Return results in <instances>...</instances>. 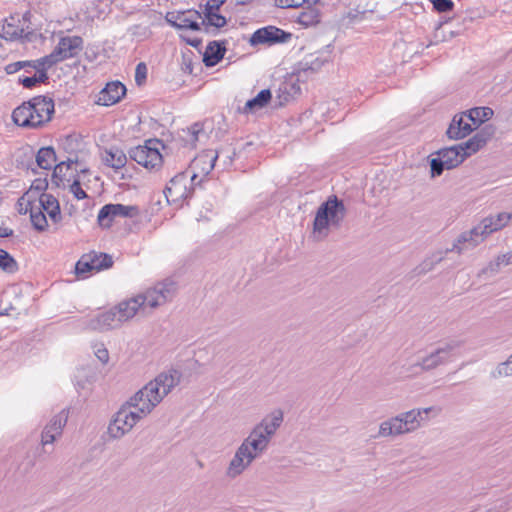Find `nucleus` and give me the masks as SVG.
<instances>
[{"label": "nucleus", "instance_id": "nucleus-33", "mask_svg": "<svg viewBox=\"0 0 512 512\" xmlns=\"http://www.w3.org/2000/svg\"><path fill=\"white\" fill-rule=\"evenodd\" d=\"M89 255L92 258V267L95 272L108 269L113 265V259L109 254L92 251Z\"/></svg>", "mask_w": 512, "mask_h": 512}, {"label": "nucleus", "instance_id": "nucleus-42", "mask_svg": "<svg viewBox=\"0 0 512 512\" xmlns=\"http://www.w3.org/2000/svg\"><path fill=\"white\" fill-rule=\"evenodd\" d=\"M443 259V257L441 255H435L431 258H428L426 260H424L420 266L417 268V273L418 274H423V273H426L430 270H432V268L434 267V265L438 262H440L441 260Z\"/></svg>", "mask_w": 512, "mask_h": 512}, {"label": "nucleus", "instance_id": "nucleus-26", "mask_svg": "<svg viewBox=\"0 0 512 512\" xmlns=\"http://www.w3.org/2000/svg\"><path fill=\"white\" fill-rule=\"evenodd\" d=\"M102 161L114 170H120L126 165L127 156L120 148L112 146L104 151Z\"/></svg>", "mask_w": 512, "mask_h": 512}, {"label": "nucleus", "instance_id": "nucleus-32", "mask_svg": "<svg viewBox=\"0 0 512 512\" xmlns=\"http://www.w3.org/2000/svg\"><path fill=\"white\" fill-rule=\"evenodd\" d=\"M56 162V153L52 147H42L36 155L37 165L44 170L52 168Z\"/></svg>", "mask_w": 512, "mask_h": 512}, {"label": "nucleus", "instance_id": "nucleus-22", "mask_svg": "<svg viewBox=\"0 0 512 512\" xmlns=\"http://www.w3.org/2000/svg\"><path fill=\"white\" fill-rule=\"evenodd\" d=\"M126 94V87L119 81H113L107 83L103 88L98 97V103L104 106H111L121 100Z\"/></svg>", "mask_w": 512, "mask_h": 512}, {"label": "nucleus", "instance_id": "nucleus-1", "mask_svg": "<svg viewBox=\"0 0 512 512\" xmlns=\"http://www.w3.org/2000/svg\"><path fill=\"white\" fill-rule=\"evenodd\" d=\"M178 290L177 283L166 278L157 282L144 292L119 302L108 311L80 320L79 326L84 330L106 331L120 327L124 322L132 319L138 312H145L147 308L155 309L172 301Z\"/></svg>", "mask_w": 512, "mask_h": 512}, {"label": "nucleus", "instance_id": "nucleus-29", "mask_svg": "<svg viewBox=\"0 0 512 512\" xmlns=\"http://www.w3.org/2000/svg\"><path fill=\"white\" fill-rule=\"evenodd\" d=\"M272 93L269 89L261 90L254 98L249 99L242 109L245 114L253 113L264 108L271 100Z\"/></svg>", "mask_w": 512, "mask_h": 512}, {"label": "nucleus", "instance_id": "nucleus-5", "mask_svg": "<svg viewBox=\"0 0 512 512\" xmlns=\"http://www.w3.org/2000/svg\"><path fill=\"white\" fill-rule=\"evenodd\" d=\"M494 133L495 128L492 125H486L466 142L439 149L435 154L441 156L448 168L453 169L484 147Z\"/></svg>", "mask_w": 512, "mask_h": 512}, {"label": "nucleus", "instance_id": "nucleus-51", "mask_svg": "<svg viewBox=\"0 0 512 512\" xmlns=\"http://www.w3.org/2000/svg\"><path fill=\"white\" fill-rule=\"evenodd\" d=\"M289 86H290L289 84L284 83V84H281L280 87H279V92L284 94L283 101H288V99L290 97V94L288 92Z\"/></svg>", "mask_w": 512, "mask_h": 512}, {"label": "nucleus", "instance_id": "nucleus-45", "mask_svg": "<svg viewBox=\"0 0 512 512\" xmlns=\"http://www.w3.org/2000/svg\"><path fill=\"white\" fill-rule=\"evenodd\" d=\"M510 264H512V251L508 252L506 254L499 255L496 258L495 262L491 263L489 267L492 271H497L501 265H510Z\"/></svg>", "mask_w": 512, "mask_h": 512}, {"label": "nucleus", "instance_id": "nucleus-24", "mask_svg": "<svg viewBox=\"0 0 512 512\" xmlns=\"http://www.w3.org/2000/svg\"><path fill=\"white\" fill-rule=\"evenodd\" d=\"M225 52V42H209L203 54V62L205 66L213 67L217 65L223 59Z\"/></svg>", "mask_w": 512, "mask_h": 512}, {"label": "nucleus", "instance_id": "nucleus-17", "mask_svg": "<svg viewBox=\"0 0 512 512\" xmlns=\"http://www.w3.org/2000/svg\"><path fill=\"white\" fill-rule=\"evenodd\" d=\"M256 458L258 456L241 443L226 469V476L231 479L238 477Z\"/></svg>", "mask_w": 512, "mask_h": 512}, {"label": "nucleus", "instance_id": "nucleus-46", "mask_svg": "<svg viewBox=\"0 0 512 512\" xmlns=\"http://www.w3.org/2000/svg\"><path fill=\"white\" fill-rule=\"evenodd\" d=\"M70 192L74 195V197L78 200H82L87 198L86 192L82 189L80 180L74 179L72 184L70 185Z\"/></svg>", "mask_w": 512, "mask_h": 512}, {"label": "nucleus", "instance_id": "nucleus-8", "mask_svg": "<svg viewBox=\"0 0 512 512\" xmlns=\"http://www.w3.org/2000/svg\"><path fill=\"white\" fill-rule=\"evenodd\" d=\"M511 213L500 212L497 215H491L484 218L477 226L467 232L459 235L453 247L448 251L462 252L461 244L469 242L473 247L478 245L483 239L493 232H496L508 225L511 220Z\"/></svg>", "mask_w": 512, "mask_h": 512}, {"label": "nucleus", "instance_id": "nucleus-25", "mask_svg": "<svg viewBox=\"0 0 512 512\" xmlns=\"http://www.w3.org/2000/svg\"><path fill=\"white\" fill-rule=\"evenodd\" d=\"M36 203L37 206L40 207L43 212L45 211L54 222L60 220L61 212L59 202L53 195L42 193Z\"/></svg>", "mask_w": 512, "mask_h": 512}, {"label": "nucleus", "instance_id": "nucleus-12", "mask_svg": "<svg viewBox=\"0 0 512 512\" xmlns=\"http://www.w3.org/2000/svg\"><path fill=\"white\" fill-rule=\"evenodd\" d=\"M158 145H160V141L148 140L145 145L131 149L130 158L147 169L158 167L162 163Z\"/></svg>", "mask_w": 512, "mask_h": 512}, {"label": "nucleus", "instance_id": "nucleus-10", "mask_svg": "<svg viewBox=\"0 0 512 512\" xmlns=\"http://www.w3.org/2000/svg\"><path fill=\"white\" fill-rule=\"evenodd\" d=\"M128 401L115 413L108 425V434L113 439H120L144 417Z\"/></svg>", "mask_w": 512, "mask_h": 512}, {"label": "nucleus", "instance_id": "nucleus-6", "mask_svg": "<svg viewBox=\"0 0 512 512\" xmlns=\"http://www.w3.org/2000/svg\"><path fill=\"white\" fill-rule=\"evenodd\" d=\"M433 407L412 409L391 417L379 425L378 437H395L417 430L428 420Z\"/></svg>", "mask_w": 512, "mask_h": 512}, {"label": "nucleus", "instance_id": "nucleus-18", "mask_svg": "<svg viewBox=\"0 0 512 512\" xmlns=\"http://www.w3.org/2000/svg\"><path fill=\"white\" fill-rule=\"evenodd\" d=\"M68 417L69 410L64 408L50 419L41 434V443L43 446L52 444L62 435L63 428L67 424Z\"/></svg>", "mask_w": 512, "mask_h": 512}, {"label": "nucleus", "instance_id": "nucleus-48", "mask_svg": "<svg viewBox=\"0 0 512 512\" xmlns=\"http://www.w3.org/2000/svg\"><path fill=\"white\" fill-rule=\"evenodd\" d=\"M96 357L101 361L103 364L107 363L109 360V353L108 350L104 347H100L95 351Z\"/></svg>", "mask_w": 512, "mask_h": 512}, {"label": "nucleus", "instance_id": "nucleus-14", "mask_svg": "<svg viewBox=\"0 0 512 512\" xmlns=\"http://www.w3.org/2000/svg\"><path fill=\"white\" fill-rule=\"evenodd\" d=\"M165 19L169 25L179 30H200L201 12L194 9L167 12Z\"/></svg>", "mask_w": 512, "mask_h": 512}, {"label": "nucleus", "instance_id": "nucleus-11", "mask_svg": "<svg viewBox=\"0 0 512 512\" xmlns=\"http://www.w3.org/2000/svg\"><path fill=\"white\" fill-rule=\"evenodd\" d=\"M83 48V39L79 36L61 37L53 51L41 57L46 67H53L57 63L75 57Z\"/></svg>", "mask_w": 512, "mask_h": 512}, {"label": "nucleus", "instance_id": "nucleus-19", "mask_svg": "<svg viewBox=\"0 0 512 512\" xmlns=\"http://www.w3.org/2000/svg\"><path fill=\"white\" fill-rule=\"evenodd\" d=\"M459 347L457 342H449L444 346L437 348L431 352L428 356L424 357L418 365L422 370H431L439 365L449 362L452 358L453 351Z\"/></svg>", "mask_w": 512, "mask_h": 512}, {"label": "nucleus", "instance_id": "nucleus-58", "mask_svg": "<svg viewBox=\"0 0 512 512\" xmlns=\"http://www.w3.org/2000/svg\"><path fill=\"white\" fill-rule=\"evenodd\" d=\"M80 172L81 173H85V172H87V170L86 169H81Z\"/></svg>", "mask_w": 512, "mask_h": 512}, {"label": "nucleus", "instance_id": "nucleus-15", "mask_svg": "<svg viewBox=\"0 0 512 512\" xmlns=\"http://www.w3.org/2000/svg\"><path fill=\"white\" fill-rule=\"evenodd\" d=\"M291 37V33L270 25L257 29L250 37V44L252 46L259 44L271 46L278 43H286Z\"/></svg>", "mask_w": 512, "mask_h": 512}, {"label": "nucleus", "instance_id": "nucleus-20", "mask_svg": "<svg viewBox=\"0 0 512 512\" xmlns=\"http://www.w3.org/2000/svg\"><path fill=\"white\" fill-rule=\"evenodd\" d=\"M218 11L204 5V9L201 12L200 28L203 26L206 33L216 35L219 29L227 24L226 18L219 14Z\"/></svg>", "mask_w": 512, "mask_h": 512}, {"label": "nucleus", "instance_id": "nucleus-53", "mask_svg": "<svg viewBox=\"0 0 512 512\" xmlns=\"http://www.w3.org/2000/svg\"><path fill=\"white\" fill-rule=\"evenodd\" d=\"M29 198V193L19 199L18 204L20 206L19 212L24 214L25 206Z\"/></svg>", "mask_w": 512, "mask_h": 512}, {"label": "nucleus", "instance_id": "nucleus-41", "mask_svg": "<svg viewBox=\"0 0 512 512\" xmlns=\"http://www.w3.org/2000/svg\"><path fill=\"white\" fill-rule=\"evenodd\" d=\"M73 164H76V162L69 159L68 161H62L55 165L52 178L62 181V178L65 175L64 170L70 169Z\"/></svg>", "mask_w": 512, "mask_h": 512}, {"label": "nucleus", "instance_id": "nucleus-49", "mask_svg": "<svg viewBox=\"0 0 512 512\" xmlns=\"http://www.w3.org/2000/svg\"><path fill=\"white\" fill-rule=\"evenodd\" d=\"M226 0H208L205 4V6H210L214 10H219L220 6L224 4Z\"/></svg>", "mask_w": 512, "mask_h": 512}, {"label": "nucleus", "instance_id": "nucleus-47", "mask_svg": "<svg viewBox=\"0 0 512 512\" xmlns=\"http://www.w3.org/2000/svg\"><path fill=\"white\" fill-rule=\"evenodd\" d=\"M146 76H147V67L143 62H140L136 66V70H135L136 83L140 85L146 79Z\"/></svg>", "mask_w": 512, "mask_h": 512}, {"label": "nucleus", "instance_id": "nucleus-7", "mask_svg": "<svg viewBox=\"0 0 512 512\" xmlns=\"http://www.w3.org/2000/svg\"><path fill=\"white\" fill-rule=\"evenodd\" d=\"M284 419L282 410L275 409L265 416L259 424H257L248 437L243 440L242 444L255 453L258 457L263 454L281 426Z\"/></svg>", "mask_w": 512, "mask_h": 512}, {"label": "nucleus", "instance_id": "nucleus-44", "mask_svg": "<svg viewBox=\"0 0 512 512\" xmlns=\"http://www.w3.org/2000/svg\"><path fill=\"white\" fill-rule=\"evenodd\" d=\"M433 4V8L440 13L449 12L453 9L452 0H429Z\"/></svg>", "mask_w": 512, "mask_h": 512}, {"label": "nucleus", "instance_id": "nucleus-30", "mask_svg": "<svg viewBox=\"0 0 512 512\" xmlns=\"http://www.w3.org/2000/svg\"><path fill=\"white\" fill-rule=\"evenodd\" d=\"M29 32H26L23 26H18L15 23V19L11 17L10 20H6L2 27V37L9 41H15L21 38H27Z\"/></svg>", "mask_w": 512, "mask_h": 512}, {"label": "nucleus", "instance_id": "nucleus-4", "mask_svg": "<svg viewBox=\"0 0 512 512\" xmlns=\"http://www.w3.org/2000/svg\"><path fill=\"white\" fill-rule=\"evenodd\" d=\"M347 214L343 200L333 195L323 202L317 209L313 221V237L317 241L328 237L330 229L341 227Z\"/></svg>", "mask_w": 512, "mask_h": 512}, {"label": "nucleus", "instance_id": "nucleus-43", "mask_svg": "<svg viewBox=\"0 0 512 512\" xmlns=\"http://www.w3.org/2000/svg\"><path fill=\"white\" fill-rule=\"evenodd\" d=\"M31 63V60H26V61H17V62H13V63H9L5 66V72L7 74H14L20 70H22V68H33V64H30Z\"/></svg>", "mask_w": 512, "mask_h": 512}, {"label": "nucleus", "instance_id": "nucleus-13", "mask_svg": "<svg viewBox=\"0 0 512 512\" xmlns=\"http://www.w3.org/2000/svg\"><path fill=\"white\" fill-rule=\"evenodd\" d=\"M139 215V208L135 205L106 204L98 213L97 221L102 228H110L116 218H134Z\"/></svg>", "mask_w": 512, "mask_h": 512}, {"label": "nucleus", "instance_id": "nucleus-55", "mask_svg": "<svg viewBox=\"0 0 512 512\" xmlns=\"http://www.w3.org/2000/svg\"><path fill=\"white\" fill-rule=\"evenodd\" d=\"M27 74L37 73V68H22Z\"/></svg>", "mask_w": 512, "mask_h": 512}, {"label": "nucleus", "instance_id": "nucleus-57", "mask_svg": "<svg viewBox=\"0 0 512 512\" xmlns=\"http://www.w3.org/2000/svg\"><path fill=\"white\" fill-rule=\"evenodd\" d=\"M77 386L81 387L82 389H84V385H81L80 383H77Z\"/></svg>", "mask_w": 512, "mask_h": 512}, {"label": "nucleus", "instance_id": "nucleus-37", "mask_svg": "<svg viewBox=\"0 0 512 512\" xmlns=\"http://www.w3.org/2000/svg\"><path fill=\"white\" fill-rule=\"evenodd\" d=\"M430 169H431V177L440 176L444 170H450L448 166L444 163V160L441 156L436 155V157L430 159Z\"/></svg>", "mask_w": 512, "mask_h": 512}, {"label": "nucleus", "instance_id": "nucleus-52", "mask_svg": "<svg viewBox=\"0 0 512 512\" xmlns=\"http://www.w3.org/2000/svg\"><path fill=\"white\" fill-rule=\"evenodd\" d=\"M183 39L186 41V43L192 47H195L197 48L198 46L201 45L202 41L201 39L199 38H184Z\"/></svg>", "mask_w": 512, "mask_h": 512}, {"label": "nucleus", "instance_id": "nucleus-27", "mask_svg": "<svg viewBox=\"0 0 512 512\" xmlns=\"http://www.w3.org/2000/svg\"><path fill=\"white\" fill-rule=\"evenodd\" d=\"M29 213L32 225L38 231H44L47 227V219L44 212L37 206L36 201L27 200L24 214Z\"/></svg>", "mask_w": 512, "mask_h": 512}, {"label": "nucleus", "instance_id": "nucleus-21", "mask_svg": "<svg viewBox=\"0 0 512 512\" xmlns=\"http://www.w3.org/2000/svg\"><path fill=\"white\" fill-rule=\"evenodd\" d=\"M473 130H475L472 123L467 119L465 112L456 114L447 131V137L451 140H460L468 136Z\"/></svg>", "mask_w": 512, "mask_h": 512}, {"label": "nucleus", "instance_id": "nucleus-56", "mask_svg": "<svg viewBox=\"0 0 512 512\" xmlns=\"http://www.w3.org/2000/svg\"><path fill=\"white\" fill-rule=\"evenodd\" d=\"M487 512H501V511L499 509L494 508V509H489Z\"/></svg>", "mask_w": 512, "mask_h": 512}, {"label": "nucleus", "instance_id": "nucleus-34", "mask_svg": "<svg viewBox=\"0 0 512 512\" xmlns=\"http://www.w3.org/2000/svg\"><path fill=\"white\" fill-rule=\"evenodd\" d=\"M297 21L302 26L309 27L319 22V14L311 8V5H308L307 9L299 13Z\"/></svg>", "mask_w": 512, "mask_h": 512}, {"label": "nucleus", "instance_id": "nucleus-9", "mask_svg": "<svg viewBox=\"0 0 512 512\" xmlns=\"http://www.w3.org/2000/svg\"><path fill=\"white\" fill-rule=\"evenodd\" d=\"M197 178L198 174L194 170L180 172L171 178L164 189L168 203L181 206L192 196L195 187L201 183L202 179L196 182Z\"/></svg>", "mask_w": 512, "mask_h": 512}, {"label": "nucleus", "instance_id": "nucleus-35", "mask_svg": "<svg viewBox=\"0 0 512 512\" xmlns=\"http://www.w3.org/2000/svg\"><path fill=\"white\" fill-rule=\"evenodd\" d=\"M75 272L79 277L86 278L89 273L95 272L92 267V258L89 253L84 254L75 265Z\"/></svg>", "mask_w": 512, "mask_h": 512}, {"label": "nucleus", "instance_id": "nucleus-31", "mask_svg": "<svg viewBox=\"0 0 512 512\" xmlns=\"http://www.w3.org/2000/svg\"><path fill=\"white\" fill-rule=\"evenodd\" d=\"M465 113L475 129L493 116V110L489 107H475L465 111Z\"/></svg>", "mask_w": 512, "mask_h": 512}, {"label": "nucleus", "instance_id": "nucleus-2", "mask_svg": "<svg viewBox=\"0 0 512 512\" xmlns=\"http://www.w3.org/2000/svg\"><path fill=\"white\" fill-rule=\"evenodd\" d=\"M181 378L182 373L177 369L163 371L130 397L128 404L145 418L180 383Z\"/></svg>", "mask_w": 512, "mask_h": 512}, {"label": "nucleus", "instance_id": "nucleus-3", "mask_svg": "<svg viewBox=\"0 0 512 512\" xmlns=\"http://www.w3.org/2000/svg\"><path fill=\"white\" fill-rule=\"evenodd\" d=\"M54 113V101L44 95L35 96L14 109V123L24 128H38L49 122Z\"/></svg>", "mask_w": 512, "mask_h": 512}, {"label": "nucleus", "instance_id": "nucleus-40", "mask_svg": "<svg viewBox=\"0 0 512 512\" xmlns=\"http://www.w3.org/2000/svg\"><path fill=\"white\" fill-rule=\"evenodd\" d=\"M201 134H204L203 124L194 123L191 127L187 129L188 142L191 145H195V143L199 141Z\"/></svg>", "mask_w": 512, "mask_h": 512}, {"label": "nucleus", "instance_id": "nucleus-50", "mask_svg": "<svg viewBox=\"0 0 512 512\" xmlns=\"http://www.w3.org/2000/svg\"><path fill=\"white\" fill-rule=\"evenodd\" d=\"M207 163H208V160L207 158H204L202 161H200L199 165L198 166H194V160L192 161V165H191V168L192 169H196V168H199L201 167V170L202 172L204 173V175H208L210 172H206V168H207Z\"/></svg>", "mask_w": 512, "mask_h": 512}, {"label": "nucleus", "instance_id": "nucleus-54", "mask_svg": "<svg viewBox=\"0 0 512 512\" xmlns=\"http://www.w3.org/2000/svg\"><path fill=\"white\" fill-rule=\"evenodd\" d=\"M13 234V231L7 227H0V238H6Z\"/></svg>", "mask_w": 512, "mask_h": 512}, {"label": "nucleus", "instance_id": "nucleus-16", "mask_svg": "<svg viewBox=\"0 0 512 512\" xmlns=\"http://www.w3.org/2000/svg\"><path fill=\"white\" fill-rule=\"evenodd\" d=\"M235 155V149L232 147L221 148L217 151L206 150L195 157L194 166H198L200 161H202L204 158H207L208 163L207 168L205 169L206 172H211L217 161L222 163L223 169H227L232 165Z\"/></svg>", "mask_w": 512, "mask_h": 512}, {"label": "nucleus", "instance_id": "nucleus-38", "mask_svg": "<svg viewBox=\"0 0 512 512\" xmlns=\"http://www.w3.org/2000/svg\"><path fill=\"white\" fill-rule=\"evenodd\" d=\"M318 0H275L276 6L279 8H298L305 4L312 5Z\"/></svg>", "mask_w": 512, "mask_h": 512}, {"label": "nucleus", "instance_id": "nucleus-39", "mask_svg": "<svg viewBox=\"0 0 512 512\" xmlns=\"http://www.w3.org/2000/svg\"><path fill=\"white\" fill-rule=\"evenodd\" d=\"M512 375V354L508 357V359L502 363H500L495 372L493 373L494 377H508Z\"/></svg>", "mask_w": 512, "mask_h": 512}, {"label": "nucleus", "instance_id": "nucleus-36", "mask_svg": "<svg viewBox=\"0 0 512 512\" xmlns=\"http://www.w3.org/2000/svg\"><path fill=\"white\" fill-rule=\"evenodd\" d=\"M0 268L7 273H14L18 270L15 259L3 249H0Z\"/></svg>", "mask_w": 512, "mask_h": 512}, {"label": "nucleus", "instance_id": "nucleus-23", "mask_svg": "<svg viewBox=\"0 0 512 512\" xmlns=\"http://www.w3.org/2000/svg\"><path fill=\"white\" fill-rule=\"evenodd\" d=\"M30 64H33V68H37V73H34L32 76H20L18 80L27 89H31L39 83H45L49 78L47 71L50 67L44 65L42 58L31 60Z\"/></svg>", "mask_w": 512, "mask_h": 512}, {"label": "nucleus", "instance_id": "nucleus-28", "mask_svg": "<svg viewBox=\"0 0 512 512\" xmlns=\"http://www.w3.org/2000/svg\"><path fill=\"white\" fill-rule=\"evenodd\" d=\"M330 56L328 52H321L316 54H311L310 56L306 57L303 62L300 63V69L302 72H316L321 67L329 62Z\"/></svg>", "mask_w": 512, "mask_h": 512}]
</instances>
